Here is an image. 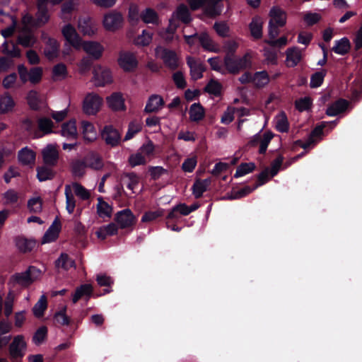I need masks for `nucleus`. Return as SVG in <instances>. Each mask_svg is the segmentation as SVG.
<instances>
[{
  "instance_id": "1",
  "label": "nucleus",
  "mask_w": 362,
  "mask_h": 362,
  "mask_svg": "<svg viewBox=\"0 0 362 362\" xmlns=\"http://www.w3.org/2000/svg\"><path fill=\"white\" fill-rule=\"evenodd\" d=\"M42 274L40 269L30 266L25 272L13 274L11 277L8 284L11 288H14L17 285L27 287L39 279Z\"/></svg>"
},
{
  "instance_id": "2",
  "label": "nucleus",
  "mask_w": 362,
  "mask_h": 362,
  "mask_svg": "<svg viewBox=\"0 0 362 362\" xmlns=\"http://www.w3.org/2000/svg\"><path fill=\"white\" fill-rule=\"evenodd\" d=\"M252 66L251 56L246 54L242 57L235 55H227L224 59V69L226 72L236 74L240 71L250 68Z\"/></svg>"
},
{
  "instance_id": "3",
  "label": "nucleus",
  "mask_w": 362,
  "mask_h": 362,
  "mask_svg": "<svg viewBox=\"0 0 362 362\" xmlns=\"http://www.w3.org/2000/svg\"><path fill=\"white\" fill-rule=\"evenodd\" d=\"M103 106V98L95 92L87 93L83 99L81 108L87 116H95Z\"/></svg>"
},
{
  "instance_id": "4",
  "label": "nucleus",
  "mask_w": 362,
  "mask_h": 362,
  "mask_svg": "<svg viewBox=\"0 0 362 362\" xmlns=\"http://www.w3.org/2000/svg\"><path fill=\"white\" fill-rule=\"evenodd\" d=\"M92 81L95 87H104L112 83V71L100 65L95 66L93 70Z\"/></svg>"
},
{
  "instance_id": "5",
  "label": "nucleus",
  "mask_w": 362,
  "mask_h": 362,
  "mask_svg": "<svg viewBox=\"0 0 362 362\" xmlns=\"http://www.w3.org/2000/svg\"><path fill=\"white\" fill-rule=\"evenodd\" d=\"M155 53L156 57L160 59L169 69L174 70L178 67L180 57L173 50L166 47H156Z\"/></svg>"
},
{
  "instance_id": "6",
  "label": "nucleus",
  "mask_w": 362,
  "mask_h": 362,
  "mask_svg": "<svg viewBox=\"0 0 362 362\" xmlns=\"http://www.w3.org/2000/svg\"><path fill=\"white\" fill-rule=\"evenodd\" d=\"M18 73L23 83L30 81L32 84H37L40 82L42 76V69L34 67L30 71L23 64L18 66Z\"/></svg>"
},
{
  "instance_id": "7",
  "label": "nucleus",
  "mask_w": 362,
  "mask_h": 362,
  "mask_svg": "<svg viewBox=\"0 0 362 362\" xmlns=\"http://www.w3.org/2000/svg\"><path fill=\"white\" fill-rule=\"evenodd\" d=\"M26 351V342L23 335L16 336L9 346V355L13 361H19Z\"/></svg>"
},
{
  "instance_id": "8",
  "label": "nucleus",
  "mask_w": 362,
  "mask_h": 362,
  "mask_svg": "<svg viewBox=\"0 0 362 362\" xmlns=\"http://www.w3.org/2000/svg\"><path fill=\"white\" fill-rule=\"evenodd\" d=\"M101 137L111 147L118 146L122 140L121 134L112 125H106L101 131Z\"/></svg>"
},
{
  "instance_id": "9",
  "label": "nucleus",
  "mask_w": 362,
  "mask_h": 362,
  "mask_svg": "<svg viewBox=\"0 0 362 362\" xmlns=\"http://www.w3.org/2000/svg\"><path fill=\"white\" fill-rule=\"evenodd\" d=\"M123 21L122 14L113 11L104 15L103 25L105 30L114 31L122 27Z\"/></svg>"
},
{
  "instance_id": "10",
  "label": "nucleus",
  "mask_w": 362,
  "mask_h": 362,
  "mask_svg": "<svg viewBox=\"0 0 362 362\" xmlns=\"http://www.w3.org/2000/svg\"><path fill=\"white\" fill-rule=\"evenodd\" d=\"M115 221L122 229L132 228L136 222V218L130 209H126L116 214Z\"/></svg>"
},
{
  "instance_id": "11",
  "label": "nucleus",
  "mask_w": 362,
  "mask_h": 362,
  "mask_svg": "<svg viewBox=\"0 0 362 362\" xmlns=\"http://www.w3.org/2000/svg\"><path fill=\"white\" fill-rule=\"evenodd\" d=\"M117 62L121 69L126 72L133 71L138 65V61L133 53L121 52Z\"/></svg>"
},
{
  "instance_id": "12",
  "label": "nucleus",
  "mask_w": 362,
  "mask_h": 362,
  "mask_svg": "<svg viewBox=\"0 0 362 362\" xmlns=\"http://www.w3.org/2000/svg\"><path fill=\"white\" fill-rule=\"evenodd\" d=\"M62 34L66 42L69 45H81L82 39L76 29L70 23L64 25L62 28Z\"/></svg>"
},
{
  "instance_id": "13",
  "label": "nucleus",
  "mask_w": 362,
  "mask_h": 362,
  "mask_svg": "<svg viewBox=\"0 0 362 362\" xmlns=\"http://www.w3.org/2000/svg\"><path fill=\"white\" fill-rule=\"evenodd\" d=\"M44 162L49 165H55L59 158L57 144H48L42 151Z\"/></svg>"
},
{
  "instance_id": "14",
  "label": "nucleus",
  "mask_w": 362,
  "mask_h": 362,
  "mask_svg": "<svg viewBox=\"0 0 362 362\" xmlns=\"http://www.w3.org/2000/svg\"><path fill=\"white\" fill-rule=\"evenodd\" d=\"M270 24L284 26L286 23V13L279 6H273L269 13Z\"/></svg>"
},
{
  "instance_id": "15",
  "label": "nucleus",
  "mask_w": 362,
  "mask_h": 362,
  "mask_svg": "<svg viewBox=\"0 0 362 362\" xmlns=\"http://www.w3.org/2000/svg\"><path fill=\"white\" fill-rule=\"evenodd\" d=\"M60 134L68 140H74L77 138L78 132L76 122L71 119L62 125Z\"/></svg>"
},
{
  "instance_id": "16",
  "label": "nucleus",
  "mask_w": 362,
  "mask_h": 362,
  "mask_svg": "<svg viewBox=\"0 0 362 362\" xmlns=\"http://www.w3.org/2000/svg\"><path fill=\"white\" fill-rule=\"evenodd\" d=\"M81 129L83 139L88 142L94 141L98 137V133L93 124L88 120L81 122Z\"/></svg>"
},
{
  "instance_id": "17",
  "label": "nucleus",
  "mask_w": 362,
  "mask_h": 362,
  "mask_svg": "<svg viewBox=\"0 0 362 362\" xmlns=\"http://www.w3.org/2000/svg\"><path fill=\"white\" fill-rule=\"evenodd\" d=\"M77 25L84 35L93 36L97 33V25L89 18H80Z\"/></svg>"
},
{
  "instance_id": "18",
  "label": "nucleus",
  "mask_w": 362,
  "mask_h": 362,
  "mask_svg": "<svg viewBox=\"0 0 362 362\" xmlns=\"http://www.w3.org/2000/svg\"><path fill=\"white\" fill-rule=\"evenodd\" d=\"M108 107L115 111L125 110L124 100L122 93L116 92L106 98Z\"/></svg>"
},
{
  "instance_id": "19",
  "label": "nucleus",
  "mask_w": 362,
  "mask_h": 362,
  "mask_svg": "<svg viewBox=\"0 0 362 362\" xmlns=\"http://www.w3.org/2000/svg\"><path fill=\"white\" fill-rule=\"evenodd\" d=\"M187 64L190 68V74L193 80H197L203 76L204 71V65L196 61L194 58L189 57L187 60Z\"/></svg>"
},
{
  "instance_id": "20",
  "label": "nucleus",
  "mask_w": 362,
  "mask_h": 362,
  "mask_svg": "<svg viewBox=\"0 0 362 362\" xmlns=\"http://www.w3.org/2000/svg\"><path fill=\"white\" fill-rule=\"evenodd\" d=\"M164 105V101L161 96L158 95H152L149 97L144 111L146 112H156L159 111Z\"/></svg>"
},
{
  "instance_id": "21",
  "label": "nucleus",
  "mask_w": 362,
  "mask_h": 362,
  "mask_svg": "<svg viewBox=\"0 0 362 362\" xmlns=\"http://www.w3.org/2000/svg\"><path fill=\"white\" fill-rule=\"evenodd\" d=\"M35 156V151L27 146L20 150L18 155L19 162L25 165H34Z\"/></svg>"
},
{
  "instance_id": "22",
  "label": "nucleus",
  "mask_w": 362,
  "mask_h": 362,
  "mask_svg": "<svg viewBox=\"0 0 362 362\" xmlns=\"http://www.w3.org/2000/svg\"><path fill=\"white\" fill-rule=\"evenodd\" d=\"M60 229V223L54 221L45 233L42 243L45 244L54 241L59 236Z\"/></svg>"
},
{
  "instance_id": "23",
  "label": "nucleus",
  "mask_w": 362,
  "mask_h": 362,
  "mask_svg": "<svg viewBox=\"0 0 362 362\" xmlns=\"http://www.w3.org/2000/svg\"><path fill=\"white\" fill-rule=\"evenodd\" d=\"M286 63L288 66L293 67L298 64L301 59V52L296 47H292L286 50Z\"/></svg>"
},
{
  "instance_id": "24",
  "label": "nucleus",
  "mask_w": 362,
  "mask_h": 362,
  "mask_svg": "<svg viewBox=\"0 0 362 362\" xmlns=\"http://www.w3.org/2000/svg\"><path fill=\"white\" fill-rule=\"evenodd\" d=\"M117 226L113 223H109L106 226L100 227L95 232L98 238L105 240L107 236L114 235L117 233Z\"/></svg>"
},
{
  "instance_id": "25",
  "label": "nucleus",
  "mask_w": 362,
  "mask_h": 362,
  "mask_svg": "<svg viewBox=\"0 0 362 362\" xmlns=\"http://www.w3.org/2000/svg\"><path fill=\"white\" fill-rule=\"evenodd\" d=\"M211 184V179L198 180H196L192 186V192L196 198H199L202 196L203 193L206 191L207 188Z\"/></svg>"
},
{
  "instance_id": "26",
  "label": "nucleus",
  "mask_w": 362,
  "mask_h": 362,
  "mask_svg": "<svg viewBox=\"0 0 362 362\" xmlns=\"http://www.w3.org/2000/svg\"><path fill=\"white\" fill-rule=\"evenodd\" d=\"M141 19L145 23L158 24L159 18L158 13L151 8H146L141 12Z\"/></svg>"
},
{
  "instance_id": "27",
  "label": "nucleus",
  "mask_w": 362,
  "mask_h": 362,
  "mask_svg": "<svg viewBox=\"0 0 362 362\" xmlns=\"http://www.w3.org/2000/svg\"><path fill=\"white\" fill-rule=\"evenodd\" d=\"M15 106V102L12 97L5 93L0 96V113L5 114L11 111Z\"/></svg>"
},
{
  "instance_id": "28",
  "label": "nucleus",
  "mask_w": 362,
  "mask_h": 362,
  "mask_svg": "<svg viewBox=\"0 0 362 362\" xmlns=\"http://www.w3.org/2000/svg\"><path fill=\"white\" fill-rule=\"evenodd\" d=\"M54 122L48 117H42L37 119V127L42 132L43 135L54 133Z\"/></svg>"
},
{
  "instance_id": "29",
  "label": "nucleus",
  "mask_w": 362,
  "mask_h": 362,
  "mask_svg": "<svg viewBox=\"0 0 362 362\" xmlns=\"http://www.w3.org/2000/svg\"><path fill=\"white\" fill-rule=\"evenodd\" d=\"M112 211V206L103 197L98 198L97 213L101 218H110Z\"/></svg>"
},
{
  "instance_id": "30",
  "label": "nucleus",
  "mask_w": 362,
  "mask_h": 362,
  "mask_svg": "<svg viewBox=\"0 0 362 362\" xmlns=\"http://www.w3.org/2000/svg\"><path fill=\"white\" fill-rule=\"evenodd\" d=\"M222 8L223 4L221 0H208L206 1L205 11L208 15L215 16L221 13Z\"/></svg>"
},
{
  "instance_id": "31",
  "label": "nucleus",
  "mask_w": 362,
  "mask_h": 362,
  "mask_svg": "<svg viewBox=\"0 0 362 362\" xmlns=\"http://www.w3.org/2000/svg\"><path fill=\"white\" fill-rule=\"evenodd\" d=\"M189 115L190 120L199 122L204 118L205 112L199 103H194L189 107Z\"/></svg>"
},
{
  "instance_id": "32",
  "label": "nucleus",
  "mask_w": 362,
  "mask_h": 362,
  "mask_svg": "<svg viewBox=\"0 0 362 362\" xmlns=\"http://www.w3.org/2000/svg\"><path fill=\"white\" fill-rule=\"evenodd\" d=\"M348 106V103L345 100H339L331 105L327 109V114L329 116H336L344 112Z\"/></svg>"
},
{
  "instance_id": "33",
  "label": "nucleus",
  "mask_w": 362,
  "mask_h": 362,
  "mask_svg": "<svg viewBox=\"0 0 362 362\" xmlns=\"http://www.w3.org/2000/svg\"><path fill=\"white\" fill-rule=\"evenodd\" d=\"M64 194L66 197V210L69 214H71L74 213L76 207V200L71 192V187L70 185L65 186Z\"/></svg>"
},
{
  "instance_id": "34",
  "label": "nucleus",
  "mask_w": 362,
  "mask_h": 362,
  "mask_svg": "<svg viewBox=\"0 0 362 362\" xmlns=\"http://www.w3.org/2000/svg\"><path fill=\"white\" fill-rule=\"evenodd\" d=\"M263 21L260 17H255L250 23L251 35L255 38H259L262 35Z\"/></svg>"
},
{
  "instance_id": "35",
  "label": "nucleus",
  "mask_w": 362,
  "mask_h": 362,
  "mask_svg": "<svg viewBox=\"0 0 362 362\" xmlns=\"http://www.w3.org/2000/svg\"><path fill=\"white\" fill-rule=\"evenodd\" d=\"M275 127L280 132H286L289 124L286 114L283 112L274 117Z\"/></svg>"
},
{
  "instance_id": "36",
  "label": "nucleus",
  "mask_w": 362,
  "mask_h": 362,
  "mask_svg": "<svg viewBox=\"0 0 362 362\" xmlns=\"http://www.w3.org/2000/svg\"><path fill=\"white\" fill-rule=\"evenodd\" d=\"M187 43L197 44L199 45H209L211 44V39L206 33L196 34L187 37Z\"/></svg>"
},
{
  "instance_id": "37",
  "label": "nucleus",
  "mask_w": 362,
  "mask_h": 362,
  "mask_svg": "<svg viewBox=\"0 0 362 362\" xmlns=\"http://www.w3.org/2000/svg\"><path fill=\"white\" fill-rule=\"evenodd\" d=\"M269 82L268 74L264 71H258L253 75L252 83L257 88H262Z\"/></svg>"
},
{
  "instance_id": "38",
  "label": "nucleus",
  "mask_w": 362,
  "mask_h": 362,
  "mask_svg": "<svg viewBox=\"0 0 362 362\" xmlns=\"http://www.w3.org/2000/svg\"><path fill=\"white\" fill-rule=\"evenodd\" d=\"M16 245L21 252H28L35 247V242L25 238H18L16 240Z\"/></svg>"
},
{
  "instance_id": "39",
  "label": "nucleus",
  "mask_w": 362,
  "mask_h": 362,
  "mask_svg": "<svg viewBox=\"0 0 362 362\" xmlns=\"http://www.w3.org/2000/svg\"><path fill=\"white\" fill-rule=\"evenodd\" d=\"M56 267L59 269L62 268L64 270H69L70 268L74 267V261L70 259L66 253H62L55 262Z\"/></svg>"
},
{
  "instance_id": "40",
  "label": "nucleus",
  "mask_w": 362,
  "mask_h": 362,
  "mask_svg": "<svg viewBox=\"0 0 362 362\" xmlns=\"http://www.w3.org/2000/svg\"><path fill=\"white\" fill-rule=\"evenodd\" d=\"M87 167L86 161L77 160L71 164V172L75 177H81L85 175Z\"/></svg>"
},
{
  "instance_id": "41",
  "label": "nucleus",
  "mask_w": 362,
  "mask_h": 362,
  "mask_svg": "<svg viewBox=\"0 0 362 362\" xmlns=\"http://www.w3.org/2000/svg\"><path fill=\"white\" fill-rule=\"evenodd\" d=\"M88 168L99 170L103 167V161L100 156L97 154H91L86 158V160Z\"/></svg>"
},
{
  "instance_id": "42",
  "label": "nucleus",
  "mask_w": 362,
  "mask_h": 362,
  "mask_svg": "<svg viewBox=\"0 0 362 362\" xmlns=\"http://www.w3.org/2000/svg\"><path fill=\"white\" fill-rule=\"evenodd\" d=\"M71 187V192L74 191L75 194L83 200L88 199L90 194L88 189L78 182H73L69 185Z\"/></svg>"
},
{
  "instance_id": "43",
  "label": "nucleus",
  "mask_w": 362,
  "mask_h": 362,
  "mask_svg": "<svg viewBox=\"0 0 362 362\" xmlns=\"http://www.w3.org/2000/svg\"><path fill=\"white\" fill-rule=\"evenodd\" d=\"M93 288L90 284H83L78 287L73 296L72 301L76 303L81 297L84 296H90L92 293Z\"/></svg>"
},
{
  "instance_id": "44",
  "label": "nucleus",
  "mask_w": 362,
  "mask_h": 362,
  "mask_svg": "<svg viewBox=\"0 0 362 362\" xmlns=\"http://www.w3.org/2000/svg\"><path fill=\"white\" fill-rule=\"evenodd\" d=\"M142 128V124L141 122L138 121H132L129 123L128 130L127 132V134L124 136V140L128 141L131 139H132L135 134L139 133Z\"/></svg>"
},
{
  "instance_id": "45",
  "label": "nucleus",
  "mask_w": 362,
  "mask_h": 362,
  "mask_svg": "<svg viewBox=\"0 0 362 362\" xmlns=\"http://www.w3.org/2000/svg\"><path fill=\"white\" fill-rule=\"evenodd\" d=\"M174 17L184 23H189L191 21L189 10L184 4L178 6L176 11L174 13Z\"/></svg>"
},
{
  "instance_id": "46",
  "label": "nucleus",
  "mask_w": 362,
  "mask_h": 362,
  "mask_svg": "<svg viewBox=\"0 0 362 362\" xmlns=\"http://www.w3.org/2000/svg\"><path fill=\"white\" fill-rule=\"evenodd\" d=\"M47 308V298L45 295H42L37 303L33 308V312L36 317H40L43 315L45 310Z\"/></svg>"
},
{
  "instance_id": "47",
  "label": "nucleus",
  "mask_w": 362,
  "mask_h": 362,
  "mask_svg": "<svg viewBox=\"0 0 362 362\" xmlns=\"http://www.w3.org/2000/svg\"><path fill=\"white\" fill-rule=\"evenodd\" d=\"M122 180L127 185V187L133 191L138 185L139 179L136 174L129 173L124 175Z\"/></svg>"
},
{
  "instance_id": "48",
  "label": "nucleus",
  "mask_w": 362,
  "mask_h": 362,
  "mask_svg": "<svg viewBox=\"0 0 362 362\" xmlns=\"http://www.w3.org/2000/svg\"><path fill=\"white\" fill-rule=\"evenodd\" d=\"M54 177L53 171L45 166L38 167L37 168V177L40 182L52 179Z\"/></svg>"
},
{
  "instance_id": "49",
  "label": "nucleus",
  "mask_w": 362,
  "mask_h": 362,
  "mask_svg": "<svg viewBox=\"0 0 362 362\" xmlns=\"http://www.w3.org/2000/svg\"><path fill=\"white\" fill-rule=\"evenodd\" d=\"M255 165L253 163H245L240 164L235 171V177H243L254 170Z\"/></svg>"
},
{
  "instance_id": "50",
  "label": "nucleus",
  "mask_w": 362,
  "mask_h": 362,
  "mask_svg": "<svg viewBox=\"0 0 362 362\" xmlns=\"http://www.w3.org/2000/svg\"><path fill=\"white\" fill-rule=\"evenodd\" d=\"M176 213H179L182 216H187L191 213V210H189V207L185 204H180L173 207V210L169 213L168 218H177Z\"/></svg>"
},
{
  "instance_id": "51",
  "label": "nucleus",
  "mask_w": 362,
  "mask_h": 362,
  "mask_svg": "<svg viewBox=\"0 0 362 362\" xmlns=\"http://www.w3.org/2000/svg\"><path fill=\"white\" fill-rule=\"evenodd\" d=\"M60 47H45L43 53L48 60L61 59Z\"/></svg>"
},
{
  "instance_id": "52",
  "label": "nucleus",
  "mask_w": 362,
  "mask_h": 362,
  "mask_svg": "<svg viewBox=\"0 0 362 362\" xmlns=\"http://www.w3.org/2000/svg\"><path fill=\"white\" fill-rule=\"evenodd\" d=\"M221 84L218 81L214 79H211L205 87V90L207 93L215 96H218L221 94Z\"/></svg>"
},
{
  "instance_id": "53",
  "label": "nucleus",
  "mask_w": 362,
  "mask_h": 362,
  "mask_svg": "<svg viewBox=\"0 0 362 362\" xmlns=\"http://www.w3.org/2000/svg\"><path fill=\"white\" fill-rule=\"evenodd\" d=\"M29 106L33 110H37L40 107L39 94L35 90H30L26 97Z\"/></svg>"
},
{
  "instance_id": "54",
  "label": "nucleus",
  "mask_w": 362,
  "mask_h": 362,
  "mask_svg": "<svg viewBox=\"0 0 362 362\" xmlns=\"http://www.w3.org/2000/svg\"><path fill=\"white\" fill-rule=\"evenodd\" d=\"M4 204L8 205L13 204L18 200V193L14 189H8L3 194L2 196Z\"/></svg>"
},
{
  "instance_id": "55",
  "label": "nucleus",
  "mask_w": 362,
  "mask_h": 362,
  "mask_svg": "<svg viewBox=\"0 0 362 362\" xmlns=\"http://www.w3.org/2000/svg\"><path fill=\"white\" fill-rule=\"evenodd\" d=\"M83 49L88 57L95 60L99 59L104 51L103 47H83Z\"/></svg>"
},
{
  "instance_id": "56",
  "label": "nucleus",
  "mask_w": 362,
  "mask_h": 362,
  "mask_svg": "<svg viewBox=\"0 0 362 362\" xmlns=\"http://www.w3.org/2000/svg\"><path fill=\"white\" fill-rule=\"evenodd\" d=\"M19 43L21 45H33L37 42L36 38L34 35L30 32L22 33L19 37Z\"/></svg>"
},
{
  "instance_id": "57",
  "label": "nucleus",
  "mask_w": 362,
  "mask_h": 362,
  "mask_svg": "<svg viewBox=\"0 0 362 362\" xmlns=\"http://www.w3.org/2000/svg\"><path fill=\"white\" fill-rule=\"evenodd\" d=\"M28 207L33 213H40L42 209V199L39 197L30 199L28 202Z\"/></svg>"
},
{
  "instance_id": "58",
  "label": "nucleus",
  "mask_w": 362,
  "mask_h": 362,
  "mask_svg": "<svg viewBox=\"0 0 362 362\" xmlns=\"http://www.w3.org/2000/svg\"><path fill=\"white\" fill-rule=\"evenodd\" d=\"M128 160L132 167L144 165L147 162L145 156H143L139 150L136 153L132 154Z\"/></svg>"
},
{
  "instance_id": "59",
  "label": "nucleus",
  "mask_w": 362,
  "mask_h": 362,
  "mask_svg": "<svg viewBox=\"0 0 362 362\" xmlns=\"http://www.w3.org/2000/svg\"><path fill=\"white\" fill-rule=\"evenodd\" d=\"M143 156H145L146 160L153 156L155 151L154 144L151 141L144 144L139 149Z\"/></svg>"
},
{
  "instance_id": "60",
  "label": "nucleus",
  "mask_w": 362,
  "mask_h": 362,
  "mask_svg": "<svg viewBox=\"0 0 362 362\" xmlns=\"http://www.w3.org/2000/svg\"><path fill=\"white\" fill-rule=\"evenodd\" d=\"M264 54L268 63L275 64L278 57L276 47H267L264 49Z\"/></svg>"
},
{
  "instance_id": "61",
  "label": "nucleus",
  "mask_w": 362,
  "mask_h": 362,
  "mask_svg": "<svg viewBox=\"0 0 362 362\" xmlns=\"http://www.w3.org/2000/svg\"><path fill=\"white\" fill-rule=\"evenodd\" d=\"M274 135L270 132H265L262 136L260 137L259 141V152L260 153H265L267 146L271 141L272 139L273 138Z\"/></svg>"
},
{
  "instance_id": "62",
  "label": "nucleus",
  "mask_w": 362,
  "mask_h": 362,
  "mask_svg": "<svg viewBox=\"0 0 362 362\" xmlns=\"http://www.w3.org/2000/svg\"><path fill=\"white\" fill-rule=\"evenodd\" d=\"M52 72L55 80H62L67 75L66 67L63 64H58L54 66Z\"/></svg>"
},
{
  "instance_id": "63",
  "label": "nucleus",
  "mask_w": 362,
  "mask_h": 362,
  "mask_svg": "<svg viewBox=\"0 0 362 362\" xmlns=\"http://www.w3.org/2000/svg\"><path fill=\"white\" fill-rule=\"evenodd\" d=\"M153 35L146 30H143L135 40L136 45H148L152 42Z\"/></svg>"
},
{
  "instance_id": "64",
  "label": "nucleus",
  "mask_w": 362,
  "mask_h": 362,
  "mask_svg": "<svg viewBox=\"0 0 362 362\" xmlns=\"http://www.w3.org/2000/svg\"><path fill=\"white\" fill-rule=\"evenodd\" d=\"M326 75V71L322 70L315 73L310 78V86L312 88H317L321 86L323 82L324 78Z\"/></svg>"
}]
</instances>
